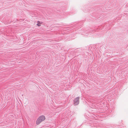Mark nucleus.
<instances>
[{"label":"nucleus","mask_w":128,"mask_h":128,"mask_svg":"<svg viewBox=\"0 0 128 128\" xmlns=\"http://www.w3.org/2000/svg\"><path fill=\"white\" fill-rule=\"evenodd\" d=\"M46 119V117L44 115H42L39 116L37 119L36 122V124L38 125L42 122L44 121Z\"/></svg>","instance_id":"1"},{"label":"nucleus","mask_w":128,"mask_h":128,"mask_svg":"<svg viewBox=\"0 0 128 128\" xmlns=\"http://www.w3.org/2000/svg\"><path fill=\"white\" fill-rule=\"evenodd\" d=\"M79 97H77L74 100V105H78L79 103Z\"/></svg>","instance_id":"2"},{"label":"nucleus","mask_w":128,"mask_h":128,"mask_svg":"<svg viewBox=\"0 0 128 128\" xmlns=\"http://www.w3.org/2000/svg\"><path fill=\"white\" fill-rule=\"evenodd\" d=\"M42 24V22H40L39 21H38L37 22L36 25L37 26H41V25Z\"/></svg>","instance_id":"3"}]
</instances>
